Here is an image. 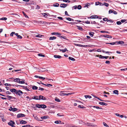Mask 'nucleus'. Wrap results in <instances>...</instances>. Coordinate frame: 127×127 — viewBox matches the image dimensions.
Here are the masks:
<instances>
[{"label":"nucleus","instance_id":"24","mask_svg":"<svg viewBox=\"0 0 127 127\" xmlns=\"http://www.w3.org/2000/svg\"><path fill=\"white\" fill-rule=\"evenodd\" d=\"M106 44H109L112 45H113L116 44V42H112L111 43H106Z\"/></svg>","mask_w":127,"mask_h":127},{"label":"nucleus","instance_id":"44","mask_svg":"<svg viewBox=\"0 0 127 127\" xmlns=\"http://www.w3.org/2000/svg\"><path fill=\"white\" fill-rule=\"evenodd\" d=\"M7 18L6 17H2L0 19L1 20H6L7 19Z\"/></svg>","mask_w":127,"mask_h":127},{"label":"nucleus","instance_id":"12","mask_svg":"<svg viewBox=\"0 0 127 127\" xmlns=\"http://www.w3.org/2000/svg\"><path fill=\"white\" fill-rule=\"evenodd\" d=\"M10 91L13 94L16 93L17 90L14 89H10Z\"/></svg>","mask_w":127,"mask_h":127},{"label":"nucleus","instance_id":"32","mask_svg":"<svg viewBox=\"0 0 127 127\" xmlns=\"http://www.w3.org/2000/svg\"><path fill=\"white\" fill-rule=\"evenodd\" d=\"M113 93L116 94H118V91L117 90H115L113 91Z\"/></svg>","mask_w":127,"mask_h":127},{"label":"nucleus","instance_id":"62","mask_svg":"<svg viewBox=\"0 0 127 127\" xmlns=\"http://www.w3.org/2000/svg\"><path fill=\"white\" fill-rule=\"evenodd\" d=\"M105 63L107 64H109L110 63V62L109 61H107L105 62Z\"/></svg>","mask_w":127,"mask_h":127},{"label":"nucleus","instance_id":"33","mask_svg":"<svg viewBox=\"0 0 127 127\" xmlns=\"http://www.w3.org/2000/svg\"><path fill=\"white\" fill-rule=\"evenodd\" d=\"M90 4L89 3H86L85 4V6H84V7H88L89 6H90Z\"/></svg>","mask_w":127,"mask_h":127},{"label":"nucleus","instance_id":"15","mask_svg":"<svg viewBox=\"0 0 127 127\" xmlns=\"http://www.w3.org/2000/svg\"><path fill=\"white\" fill-rule=\"evenodd\" d=\"M43 16L46 18L48 16L50 15L48 13H44L42 14Z\"/></svg>","mask_w":127,"mask_h":127},{"label":"nucleus","instance_id":"16","mask_svg":"<svg viewBox=\"0 0 127 127\" xmlns=\"http://www.w3.org/2000/svg\"><path fill=\"white\" fill-rule=\"evenodd\" d=\"M99 104L101 105H105L106 106L107 105V104L105 102H99Z\"/></svg>","mask_w":127,"mask_h":127},{"label":"nucleus","instance_id":"51","mask_svg":"<svg viewBox=\"0 0 127 127\" xmlns=\"http://www.w3.org/2000/svg\"><path fill=\"white\" fill-rule=\"evenodd\" d=\"M81 8V6L80 5H78V6L77 7V9H80Z\"/></svg>","mask_w":127,"mask_h":127},{"label":"nucleus","instance_id":"7","mask_svg":"<svg viewBox=\"0 0 127 127\" xmlns=\"http://www.w3.org/2000/svg\"><path fill=\"white\" fill-rule=\"evenodd\" d=\"M9 110L10 111H17V108H12L11 107Z\"/></svg>","mask_w":127,"mask_h":127},{"label":"nucleus","instance_id":"60","mask_svg":"<svg viewBox=\"0 0 127 127\" xmlns=\"http://www.w3.org/2000/svg\"><path fill=\"white\" fill-rule=\"evenodd\" d=\"M63 1L64 2H69L70 1L69 0H63Z\"/></svg>","mask_w":127,"mask_h":127},{"label":"nucleus","instance_id":"25","mask_svg":"<svg viewBox=\"0 0 127 127\" xmlns=\"http://www.w3.org/2000/svg\"><path fill=\"white\" fill-rule=\"evenodd\" d=\"M20 123L21 124H25L27 123V122L26 121L22 120L20 121Z\"/></svg>","mask_w":127,"mask_h":127},{"label":"nucleus","instance_id":"35","mask_svg":"<svg viewBox=\"0 0 127 127\" xmlns=\"http://www.w3.org/2000/svg\"><path fill=\"white\" fill-rule=\"evenodd\" d=\"M100 32L102 33H109V32L105 31H101Z\"/></svg>","mask_w":127,"mask_h":127},{"label":"nucleus","instance_id":"30","mask_svg":"<svg viewBox=\"0 0 127 127\" xmlns=\"http://www.w3.org/2000/svg\"><path fill=\"white\" fill-rule=\"evenodd\" d=\"M41 108H45L47 107L44 104L41 105Z\"/></svg>","mask_w":127,"mask_h":127},{"label":"nucleus","instance_id":"53","mask_svg":"<svg viewBox=\"0 0 127 127\" xmlns=\"http://www.w3.org/2000/svg\"><path fill=\"white\" fill-rule=\"evenodd\" d=\"M65 18L67 20L69 21H71V19L70 18L65 17Z\"/></svg>","mask_w":127,"mask_h":127},{"label":"nucleus","instance_id":"13","mask_svg":"<svg viewBox=\"0 0 127 127\" xmlns=\"http://www.w3.org/2000/svg\"><path fill=\"white\" fill-rule=\"evenodd\" d=\"M51 34L52 35H61V33L57 32H52L51 33Z\"/></svg>","mask_w":127,"mask_h":127},{"label":"nucleus","instance_id":"38","mask_svg":"<svg viewBox=\"0 0 127 127\" xmlns=\"http://www.w3.org/2000/svg\"><path fill=\"white\" fill-rule=\"evenodd\" d=\"M59 4L58 3H56L53 4V6L54 7H57L59 6Z\"/></svg>","mask_w":127,"mask_h":127},{"label":"nucleus","instance_id":"11","mask_svg":"<svg viewBox=\"0 0 127 127\" xmlns=\"http://www.w3.org/2000/svg\"><path fill=\"white\" fill-rule=\"evenodd\" d=\"M67 4H65L64 3L61 4H60V6L61 7L64 8L66 7Z\"/></svg>","mask_w":127,"mask_h":127},{"label":"nucleus","instance_id":"37","mask_svg":"<svg viewBox=\"0 0 127 127\" xmlns=\"http://www.w3.org/2000/svg\"><path fill=\"white\" fill-rule=\"evenodd\" d=\"M93 107L94 108H96V109H102V108L100 107H99L98 106H93Z\"/></svg>","mask_w":127,"mask_h":127},{"label":"nucleus","instance_id":"21","mask_svg":"<svg viewBox=\"0 0 127 127\" xmlns=\"http://www.w3.org/2000/svg\"><path fill=\"white\" fill-rule=\"evenodd\" d=\"M39 97L37 96H33L32 97V98L33 99H35V100H38Z\"/></svg>","mask_w":127,"mask_h":127},{"label":"nucleus","instance_id":"57","mask_svg":"<svg viewBox=\"0 0 127 127\" xmlns=\"http://www.w3.org/2000/svg\"><path fill=\"white\" fill-rule=\"evenodd\" d=\"M40 7L38 5H37L36 7L35 8V9H40Z\"/></svg>","mask_w":127,"mask_h":127},{"label":"nucleus","instance_id":"1","mask_svg":"<svg viewBox=\"0 0 127 127\" xmlns=\"http://www.w3.org/2000/svg\"><path fill=\"white\" fill-rule=\"evenodd\" d=\"M21 79L19 78H16L13 81L15 82L19 83L20 84H24L25 82L24 81H21Z\"/></svg>","mask_w":127,"mask_h":127},{"label":"nucleus","instance_id":"14","mask_svg":"<svg viewBox=\"0 0 127 127\" xmlns=\"http://www.w3.org/2000/svg\"><path fill=\"white\" fill-rule=\"evenodd\" d=\"M116 44H123L124 43V41H116Z\"/></svg>","mask_w":127,"mask_h":127},{"label":"nucleus","instance_id":"50","mask_svg":"<svg viewBox=\"0 0 127 127\" xmlns=\"http://www.w3.org/2000/svg\"><path fill=\"white\" fill-rule=\"evenodd\" d=\"M4 85L5 86H11V85L10 84H8V83H5L4 84Z\"/></svg>","mask_w":127,"mask_h":127},{"label":"nucleus","instance_id":"63","mask_svg":"<svg viewBox=\"0 0 127 127\" xmlns=\"http://www.w3.org/2000/svg\"><path fill=\"white\" fill-rule=\"evenodd\" d=\"M6 93L7 95H10L11 94V93L9 91L6 92Z\"/></svg>","mask_w":127,"mask_h":127},{"label":"nucleus","instance_id":"42","mask_svg":"<svg viewBox=\"0 0 127 127\" xmlns=\"http://www.w3.org/2000/svg\"><path fill=\"white\" fill-rule=\"evenodd\" d=\"M103 5L105 6L106 7H108L109 5V4L108 3H106L105 2H104L103 3Z\"/></svg>","mask_w":127,"mask_h":127},{"label":"nucleus","instance_id":"23","mask_svg":"<svg viewBox=\"0 0 127 127\" xmlns=\"http://www.w3.org/2000/svg\"><path fill=\"white\" fill-rule=\"evenodd\" d=\"M35 36L38 37H41L42 36H44L41 34H38L37 35H34Z\"/></svg>","mask_w":127,"mask_h":127},{"label":"nucleus","instance_id":"52","mask_svg":"<svg viewBox=\"0 0 127 127\" xmlns=\"http://www.w3.org/2000/svg\"><path fill=\"white\" fill-rule=\"evenodd\" d=\"M38 55L39 56H41V57H45L44 55H42L41 54H38Z\"/></svg>","mask_w":127,"mask_h":127},{"label":"nucleus","instance_id":"19","mask_svg":"<svg viewBox=\"0 0 127 127\" xmlns=\"http://www.w3.org/2000/svg\"><path fill=\"white\" fill-rule=\"evenodd\" d=\"M56 38L55 36H51L49 37V39L50 40H53L56 39Z\"/></svg>","mask_w":127,"mask_h":127},{"label":"nucleus","instance_id":"39","mask_svg":"<svg viewBox=\"0 0 127 127\" xmlns=\"http://www.w3.org/2000/svg\"><path fill=\"white\" fill-rule=\"evenodd\" d=\"M78 107L79 108H80L82 109H84L85 108V107L83 106H81V105H79L78 106Z\"/></svg>","mask_w":127,"mask_h":127},{"label":"nucleus","instance_id":"56","mask_svg":"<svg viewBox=\"0 0 127 127\" xmlns=\"http://www.w3.org/2000/svg\"><path fill=\"white\" fill-rule=\"evenodd\" d=\"M100 2L99 1L96 2L95 3V5H99Z\"/></svg>","mask_w":127,"mask_h":127},{"label":"nucleus","instance_id":"46","mask_svg":"<svg viewBox=\"0 0 127 127\" xmlns=\"http://www.w3.org/2000/svg\"><path fill=\"white\" fill-rule=\"evenodd\" d=\"M116 24L118 25H120L122 24V23L121 21H118L117 22Z\"/></svg>","mask_w":127,"mask_h":127},{"label":"nucleus","instance_id":"22","mask_svg":"<svg viewBox=\"0 0 127 127\" xmlns=\"http://www.w3.org/2000/svg\"><path fill=\"white\" fill-rule=\"evenodd\" d=\"M54 57L55 58H58L59 59H60L62 58V57L59 55H55L54 56Z\"/></svg>","mask_w":127,"mask_h":127},{"label":"nucleus","instance_id":"36","mask_svg":"<svg viewBox=\"0 0 127 127\" xmlns=\"http://www.w3.org/2000/svg\"><path fill=\"white\" fill-rule=\"evenodd\" d=\"M6 96L9 98V100H10L11 98H12V97H13V96H11L9 95H7Z\"/></svg>","mask_w":127,"mask_h":127},{"label":"nucleus","instance_id":"8","mask_svg":"<svg viewBox=\"0 0 127 127\" xmlns=\"http://www.w3.org/2000/svg\"><path fill=\"white\" fill-rule=\"evenodd\" d=\"M112 13H114L115 14H117V12L116 11L114 10H112L111 9L109 10V14H110Z\"/></svg>","mask_w":127,"mask_h":127},{"label":"nucleus","instance_id":"41","mask_svg":"<svg viewBox=\"0 0 127 127\" xmlns=\"http://www.w3.org/2000/svg\"><path fill=\"white\" fill-rule=\"evenodd\" d=\"M102 52L103 53H112L110 52L106 51L104 50H102Z\"/></svg>","mask_w":127,"mask_h":127},{"label":"nucleus","instance_id":"64","mask_svg":"<svg viewBox=\"0 0 127 127\" xmlns=\"http://www.w3.org/2000/svg\"><path fill=\"white\" fill-rule=\"evenodd\" d=\"M39 78L41 79H42L43 80H44L45 79V78L44 77H42L40 76L39 77Z\"/></svg>","mask_w":127,"mask_h":127},{"label":"nucleus","instance_id":"61","mask_svg":"<svg viewBox=\"0 0 127 127\" xmlns=\"http://www.w3.org/2000/svg\"><path fill=\"white\" fill-rule=\"evenodd\" d=\"M57 115L58 116H64L63 115H62V114L60 113L58 114H57Z\"/></svg>","mask_w":127,"mask_h":127},{"label":"nucleus","instance_id":"48","mask_svg":"<svg viewBox=\"0 0 127 127\" xmlns=\"http://www.w3.org/2000/svg\"><path fill=\"white\" fill-rule=\"evenodd\" d=\"M33 116L36 120L38 121H41V120H40L39 119V118L36 116H35V117L34 116Z\"/></svg>","mask_w":127,"mask_h":127},{"label":"nucleus","instance_id":"26","mask_svg":"<svg viewBox=\"0 0 127 127\" xmlns=\"http://www.w3.org/2000/svg\"><path fill=\"white\" fill-rule=\"evenodd\" d=\"M60 51H62L64 53L67 51V49L66 48H65L64 49H59Z\"/></svg>","mask_w":127,"mask_h":127},{"label":"nucleus","instance_id":"40","mask_svg":"<svg viewBox=\"0 0 127 127\" xmlns=\"http://www.w3.org/2000/svg\"><path fill=\"white\" fill-rule=\"evenodd\" d=\"M61 122L60 121H55L54 123L56 124H58L60 123Z\"/></svg>","mask_w":127,"mask_h":127},{"label":"nucleus","instance_id":"47","mask_svg":"<svg viewBox=\"0 0 127 127\" xmlns=\"http://www.w3.org/2000/svg\"><path fill=\"white\" fill-rule=\"evenodd\" d=\"M110 22L111 23H113V20L111 19L109 20L108 19L107 20V22Z\"/></svg>","mask_w":127,"mask_h":127},{"label":"nucleus","instance_id":"49","mask_svg":"<svg viewBox=\"0 0 127 127\" xmlns=\"http://www.w3.org/2000/svg\"><path fill=\"white\" fill-rule=\"evenodd\" d=\"M20 86V87H22L23 88V89H25V90H26V88L27 87V86Z\"/></svg>","mask_w":127,"mask_h":127},{"label":"nucleus","instance_id":"2","mask_svg":"<svg viewBox=\"0 0 127 127\" xmlns=\"http://www.w3.org/2000/svg\"><path fill=\"white\" fill-rule=\"evenodd\" d=\"M8 124L9 126H11L12 127H15L14 125L15 124L14 122L12 121H10V122L8 123Z\"/></svg>","mask_w":127,"mask_h":127},{"label":"nucleus","instance_id":"43","mask_svg":"<svg viewBox=\"0 0 127 127\" xmlns=\"http://www.w3.org/2000/svg\"><path fill=\"white\" fill-rule=\"evenodd\" d=\"M90 47V45H82V47Z\"/></svg>","mask_w":127,"mask_h":127},{"label":"nucleus","instance_id":"4","mask_svg":"<svg viewBox=\"0 0 127 127\" xmlns=\"http://www.w3.org/2000/svg\"><path fill=\"white\" fill-rule=\"evenodd\" d=\"M63 92H61L60 93V95L62 96H68L71 95V93L68 94L64 93Z\"/></svg>","mask_w":127,"mask_h":127},{"label":"nucleus","instance_id":"20","mask_svg":"<svg viewBox=\"0 0 127 127\" xmlns=\"http://www.w3.org/2000/svg\"><path fill=\"white\" fill-rule=\"evenodd\" d=\"M48 116H44L42 117H41L40 118L41 119L43 120L45 119H47L48 118Z\"/></svg>","mask_w":127,"mask_h":127},{"label":"nucleus","instance_id":"45","mask_svg":"<svg viewBox=\"0 0 127 127\" xmlns=\"http://www.w3.org/2000/svg\"><path fill=\"white\" fill-rule=\"evenodd\" d=\"M103 124L104 125V126H105L106 127H108V126L106 124L105 122H103Z\"/></svg>","mask_w":127,"mask_h":127},{"label":"nucleus","instance_id":"28","mask_svg":"<svg viewBox=\"0 0 127 127\" xmlns=\"http://www.w3.org/2000/svg\"><path fill=\"white\" fill-rule=\"evenodd\" d=\"M32 89L33 90H36L38 89V87L35 86H34L32 87Z\"/></svg>","mask_w":127,"mask_h":127},{"label":"nucleus","instance_id":"34","mask_svg":"<svg viewBox=\"0 0 127 127\" xmlns=\"http://www.w3.org/2000/svg\"><path fill=\"white\" fill-rule=\"evenodd\" d=\"M68 58L69 60L72 61H74L75 60V59L74 58L71 57H69Z\"/></svg>","mask_w":127,"mask_h":127},{"label":"nucleus","instance_id":"31","mask_svg":"<svg viewBox=\"0 0 127 127\" xmlns=\"http://www.w3.org/2000/svg\"><path fill=\"white\" fill-rule=\"evenodd\" d=\"M36 106L37 108H41V105H40L38 104H37L36 105Z\"/></svg>","mask_w":127,"mask_h":127},{"label":"nucleus","instance_id":"3","mask_svg":"<svg viewBox=\"0 0 127 127\" xmlns=\"http://www.w3.org/2000/svg\"><path fill=\"white\" fill-rule=\"evenodd\" d=\"M23 92L20 90H18L16 91V94H18L19 96H20L22 95L23 94Z\"/></svg>","mask_w":127,"mask_h":127},{"label":"nucleus","instance_id":"59","mask_svg":"<svg viewBox=\"0 0 127 127\" xmlns=\"http://www.w3.org/2000/svg\"><path fill=\"white\" fill-rule=\"evenodd\" d=\"M126 21V20L125 19L121 20V23H123Z\"/></svg>","mask_w":127,"mask_h":127},{"label":"nucleus","instance_id":"54","mask_svg":"<svg viewBox=\"0 0 127 127\" xmlns=\"http://www.w3.org/2000/svg\"><path fill=\"white\" fill-rule=\"evenodd\" d=\"M15 34H16V33H15L14 32H12L10 34V35L11 36H13L14 34L15 35Z\"/></svg>","mask_w":127,"mask_h":127},{"label":"nucleus","instance_id":"27","mask_svg":"<svg viewBox=\"0 0 127 127\" xmlns=\"http://www.w3.org/2000/svg\"><path fill=\"white\" fill-rule=\"evenodd\" d=\"M89 34L91 37H92L93 36L94 34V33L93 32H90L89 33Z\"/></svg>","mask_w":127,"mask_h":127},{"label":"nucleus","instance_id":"55","mask_svg":"<svg viewBox=\"0 0 127 127\" xmlns=\"http://www.w3.org/2000/svg\"><path fill=\"white\" fill-rule=\"evenodd\" d=\"M108 19L107 18H103V21H107V22Z\"/></svg>","mask_w":127,"mask_h":127},{"label":"nucleus","instance_id":"6","mask_svg":"<svg viewBox=\"0 0 127 127\" xmlns=\"http://www.w3.org/2000/svg\"><path fill=\"white\" fill-rule=\"evenodd\" d=\"M25 115L22 113H20L18 114L17 115V117L19 118L20 117H25Z\"/></svg>","mask_w":127,"mask_h":127},{"label":"nucleus","instance_id":"5","mask_svg":"<svg viewBox=\"0 0 127 127\" xmlns=\"http://www.w3.org/2000/svg\"><path fill=\"white\" fill-rule=\"evenodd\" d=\"M41 99L45 100L46 99V98L42 95H40L39 96L38 100H40Z\"/></svg>","mask_w":127,"mask_h":127},{"label":"nucleus","instance_id":"10","mask_svg":"<svg viewBox=\"0 0 127 127\" xmlns=\"http://www.w3.org/2000/svg\"><path fill=\"white\" fill-rule=\"evenodd\" d=\"M101 36L103 37L107 38H112V36L107 34L103 35H102Z\"/></svg>","mask_w":127,"mask_h":127},{"label":"nucleus","instance_id":"18","mask_svg":"<svg viewBox=\"0 0 127 127\" xmlns=\"http://www.w3.org/2000/svg\"><path fill=\"white\" fill-rule=\"evenodd\" d=\"M15 35L18 38L21 39L22 38V37L20 35H18V33H16L15 34Z\"/></svg>","mask_w":127,"mask_h":127},{"label":"nucleus","instance_id":"17","mask_svg":"<svg viewBox=\"0 0 127 127\" xmlns=\"http://www.w3.org/2000/svg\"><path fill=\"white\" fill-rule=\"evenodd\" d=\"M91 19L97 18H98V16L97 15H92L90 17Z\"/></svg>","mask_w":127,"mask_h":127},{"label":"nucleus","instance_id":"9","mask_svg":"<svg viewBox=\"0 0 127 127\" xmlns=\"http://www.w3.org/2000/svg\"><path fill=\"white\" fill-rule=\"evenodd\" d=\"M59 37L60 38H63L64 39V40H63V41H64V40H66L68 41V39L66 37L62 35L61 36H59Z\"/></svg>","mask_w":127,"mask_h":127},{"label":"nucleus","instance_id":"29","mask_svg":"<svg viewBox=\"0 0 127 127\" xmlns=\"http://www.w3.org/2000/svg\"><path fill=\"white\" fill-rule=\"evenodd\" d=\"M77 29H78L79 30H80L81 31H82L83 30V29L80 26H77Z\"/></svg>","mask_w":127,"mask_h":127},{"label":"nucleus","instance_id":"58","mask_svg":"<svg viewBox=\"0 0 127 127\" xmlns=\"http://www.w3.org/2000/svg\"><path fill=\"white\" fill-rule=\"evenodd\" d=\"M55 100L57 102H60L61 101V100L59 98H55Z\"/></svg>","mask_w":127,"mask_h":127}]
</instances>
